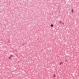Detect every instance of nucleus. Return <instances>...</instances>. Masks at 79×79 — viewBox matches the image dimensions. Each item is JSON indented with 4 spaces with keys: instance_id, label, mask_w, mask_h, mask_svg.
<instances>
[{
    "instance_id": "1",
    "label": "nucleus",
    "mask_w": 79,
    "mask_h": 79,
    "mask_svg": "<svg viewBox=\"0 0 79 79\" xmlns=\"http://www.w3.org/2000/svg\"><path fill=\"white\" fill-rule=\"evenodd\" d=\"M12 58H13V56L12 55H10V56L9 57V59H11Z\"/></svg>"
},
{
    "instance_id": "5",
    "label": "nucleus",
    "mask_w": 79,
    "mask_h": 79,
    "mask_svg": "<svg viewBox=\"0 0 79 79\" xmlns=\"http://www.w3.org/2000/svg\"><path fill=\"white\" fill-rule=\"evenodd\" d=\"M59 23H61V22H59Z\"/></svg>"
},
{
    "instance_id": "7",
    "label": "nucleus",
    "mask_w": 79,
    "mask_h": 79,
    "mask_svg": "<svg viewBox=\"0 0 79 79\" xmlns=\"http://www.w3.org/2000/svg\"><path fill=\"white\" fill-rule=\"evenodd\" d=\"M54 77H55V75H54Z\"/></svg>"
},
{
    "instance_id": "2",
    "label": "nucleus",
    "mask_w": 79,
    "mask_h": 79,
    "mask_svg": "<svg viewBox=\"0 0 79 79\" xmlns=\"http://www.w3.org/2000/svg\"><path fill=\"white\" fill-rule=\"evenodd\" d=\"M51 27H53V25L52 24H51Z\"/></svg>"
},
{
    "instance_id": "4",
    "label": "nucleus",
    "mask_w": 79,
    "mask_h": 79,
    "mask_svg": "<svg viewBox=\"0 0 79 79\" xmlns=\"http://www.w3.org/2000/svg\"><path fill=\"white\" fill-rule=\"evenodd\" d=\"M73 10L72 9V12H73Z\"/></svg>"
},
{
    "instance_id": "3",
    "label": "nucleus",
    "mask_w": 79,
    "mask_h": 79,
    "mask_svg": "<svg viewBox=\"0 0 79 79\" xmlns=\"http://www.w3.org/2000/svg\"><path fill=\"white\" fill-rule=\"evenodd\" d=\"M63 64V62H61V63H60V64L61 65V64Z\"/></svg>"
},
{
    "instance_id": "6",
    "label": "nucleus",
    "mask_w": 79,
    "mask_h": 79,
    "mask_svg": "<svg viewBox=\"0 0 79 79\" xmlns=\"http://www.w3.org/2000/svg\"><path fill=\"white\" fill-rule=\"evenodd\" d=\"M63 24H64V23H63Z\"/></svg>"
}]
</instances>
